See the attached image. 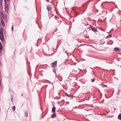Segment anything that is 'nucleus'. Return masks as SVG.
I'll return each instance as SVG.
<instances>
[{"mask_svg":"<svg viewBox=\"0 0 121 121\" xmlns=\"http://www.w3.org/2000/svg\"><path fill=\"white\" fill-rule=\"evenodd\" d=\"M0 38L2 41L4 40V38L3 34V30L2 29L0 30Z\"/></svg>","mask_w":121,"mask_h":121,"instance_id":"nucleus-1","label":"nucleus"},{"mask_svg":"<svg viewBox=\"0 0 121 121\" xmlns=\"http://www.w3.org/2000/svg\"><path fill=\"white\" fill-rule=\"evenodd\" d=\"M5 12H8L9 11V7L8 5L6 3L5 4Z\"/></svg>","mask_w":121,"mask_h":121,"instance_id":"nucleus-2","label":"nucleus"},{"mask_svg":"<svg viewBox=\"0 0 121 121\" xmlns=\"http://www.w3.org/2000/svg\"><path fill=\"white\" fill-rule=\"evenodd\" d=\"M57 61H56L52 63L51 64V66L52 67L56 66L57 65Z\"/></svg>","mask_w":121,"mask_h":121,"instance_id":"nucleus-3","label":"nucleus"},{"mask_svg":"<svg viewBox=\"0 0 121 121\" xmlns=\"http://www.w3.org/2000/svg\"><path fill=\"white\" fill-rule=\"evenodd\" d=\"M1 22L2 26L3 27H4L5 26V24L4 22V21L3 19H1Z\"/></svg>","mask_w":121,"mask_h":121,"instance_id":"nucleus-4","label":"nucleus"},{"mask_svg":"<svg viewBox=\"0 0 121 121\" xmlns=\"http://www.w3.org/2000/svg\"><path fill=\"white\" fill-rule=\"evenodd\" d=\"M114 50L115 51H117L118 52H119L121 50L119 48H115L114 49Z\"/></svg>","mask_w":121,"mask_h":121,"instance_id":"nucleus-5","label":"nucleus"},{"mask_svg":"<svg viewBox=\"0 0 121 121\" xmlns=\"http://www.w3.org/2000/svg\"><path fill=\"white\" fill-rule=\"evenodd\" d=\"M51 8H52L51 7L49 6H48L47 7V9L48 11L51 10Z\"/></svg>","mask_w":121,"mask_h":121,"instance_id":"nucleus-6","label":"nucleus"},{"mask_svg":"<svg viewBox=\"0 0 121 121\" xmlns=\"http://www.w3.org/2000/svg\"><path fill=\"white\" fill-rule=\"evenodd\" d=\"M91 30L93 31L94 32H95L97 31V29L93 27L91 28Z\"/></svg>","mask_w":121,"mask_h":121,"instance_id":"nucleus-7","label":"nucleus"},{"mask_svg":"<svg viewBox=\"0 0 121 121\" xmlns=\"http://www.w3.org/2000/svg\"><path fill=\"white\" fill-rule=\"evenodd\" d=\"M54 105L52 109V112H54L55 111L56 108H54Z\"/></svg>","mask_w":121,"mask_h":121,"instance_id":"nucleus-8","label":"nucleus"},{"mask_svg":"<svg viewBox=\"0 0 121 121\" xmlns=\"http://www.w3.org/2000/svg\"><path fill=\"white\" fill-rule=\"evenodd\" d=\"M7 16L6 15V16H5V17L4 18V19L5 20V22H7Z\"/></svg>","mask_w":121,"mask_h":121,"instance_id":"nucleus-9","label":"nucleus"},{"mask_svg":"<svg viewBox=\"0 0 121 121\" xmlns=\"http://www.w3.org/2000/svg\"><path fill=\"white\" fill-rule=\"evenodd\" d=\"M25 116L26 117H28V112L27 111H26L25 112Z\"/></svg>","mask_w":121,"mask_h":121,"instance_id":"nucleus-10","label":"nucleus"},{"mask_svg":"<svg viewBox=\"0 0 121 121\" xmlns=\"http://www.w3.org/2000/svg\"><path fill=\"white\" fill-rule=\"evenodd\" d=\"M52 118H54V117H56V115L55 114H52Z\"/></svg>","mask_w":121,"mask_h":121,"instance_id":"nucleus-11","label":"nucleus"},{"mask_svg":"<svg viewBox=\"0 0 121 121\" xmlns=\"http://www.w3.org/2000/svg\"><path fill=\"white\" fill-rule=\"evenodd\" d=\"M118 118L119 119H121V114L119 115L118 116Z\"/></svg>","mask_w":121,"mask_h":121,"instance_id":"nucleus-12","label":"nucleus"},{"mask_svg":"<svg viewBox=\"0 0 121 121\" xmlns=\"http://www.w3.org/2000/svg\"><path fill=\"white\" fill-rule=\"evenodd\" d=\"M111 36V35H110L108 36H107L106 37V38L107 39L110 38Z\"/></svg>","mask_w":121,"mask_h":121,"instance_id":"nucleus-13","label":"nucleus"},{"mask_svg":"<svg viewBox=\"0 0 121 121\" xmlns=\"http://www.w3.org/2000/svg\"><path fill=\"white\" fill-rule=\"evenodd\" d=\"M16 108L15 106H13V109L14 110V111H15V110Z\"/></svg>","mask_w":121,"mask_h":121,"instance_id":"nucleus-14","label":"nucleus"},{"mask_svg":"<svg viewBox=\"0 0 121 121\" xmlns=\"http://www.w3.org/2000/svg\"><path fill=\"white\" fill-rule=\"evenodd\" d=\"M2 49V46H0V50L1 51Z\"/></svg>","mask_w":121,"mask_h":121,"instance_id":"nucleus-15","label":"nucleus"},{"mask_svg":"<svg viewBox=\"0 0 121 121\" xmlns=\"http://www.w3.org/2000/svg\"><path fill=\"white\" fill-rule=\"evenodd\" d=\"M79 15V14H77V13H76V14L75 16V17H77L78 15Z\"/></svg>","mask_w":121,"mask_h":121,"instance_id":"nucleus-16","label":"nucleus"},{"mask_svg":"<svg viewBox=\"0 0 121 121\" xmlns=\"http://www.w3.org/2000/svg\"><path fill=\"white\" fill-rule=\"evenodd\" d=\"M66 95L68 97L69 96V95L67 93H66Z\"/></svg>","mask_w":121,"mask_h":121,"instance_id":"nucleus-17","label":"nucleus"},{"mask_svg":"<svg viewBox=\"0 0 121 121\" xmlns=\"http://www.w3.org/2000/svg\"><path fill=\"white\" fill-rule=\"evenodd\" d=\"M95 80V79H93L92 80V82H94V81Z\"/></svg>","mask_w":121,"mask_h":121,"instance_id":"nucleus-18","label":"nucleus"},{"mask_svg":"<svg viewBox=\"0 0 121 121\" xmlns=\"http://www.w3.org/2000/svg\"><path fill=\"white\" fill-rule=\"evenodd\" d=\"M13 26L12 27V29H11L12 30H13Z\"/></svg>","mask_w":121,"mask_h":121,"instance_id":"nucleus-19","label":"nucleus"},{"mask_svg":"<svg viewBox=\"0 0 121 121\" xmlns=\"http://www.w3.org/2000/svg\"><path fill=\"white\" fill-rule=\"evenodd\" d=\"M2 0H0V4H1V3H2Z\"/></svg>","mask_w":121,"mask_h":121,"instance_id":"nucleus-20","label":"nucleus"},{"mask_svg":"<svg viewBox=\"0 0 121 121\" xmlns=\"http://www.w3.org/2000/svg\"><path fill=\"white\" fill-rule=\"evenodd\" d=\"M53 72H54L55 73H56V72L55 70L54 69L53 70Z\"/></svg>","mask_w":121,"mask_h":121,"instance_id":"nucleus-21","label":"nucleus"},{"mask_svg":"<svg viewBox=\"0 0 121 121\" xmlns=\"http://www.w3.org/2000/svg\"><path fill=\"white\" fill-rule=\"evenodd\" d=\"M13 99L12 98L11 99V100L13 102Z\"/></svg>","mask_w":121,"mask_h":121,"instance_id":"nucleus-22","label":"nucleus"},{"mask_svg":"<svg viewBox=\"0 0 121 121\" xmlns=\"http://www.w3.org/2000/svg\"><path fill=\"white\" fill-rule=\"evenodd\" d=\"M0 45H2L1 43L0 42Z\"/></svg>","mask_w":121,"mask_h":121,"instance_id":"nucleus-23","label":"nucleus"},{"mask_svg":"<svg viewBox=\"0 0 121 121\" xmlns=\"http://www.w3.org/2000/svg\"><path fill=\"white\" fill-rule=\"evenodd\" d=\"M1 84V83L0 82V85Z\"/></svg>","mask_w":121,"mask_h":121,"instance_id":"nucleus-24","label":"nucleus"}]
</instances>
